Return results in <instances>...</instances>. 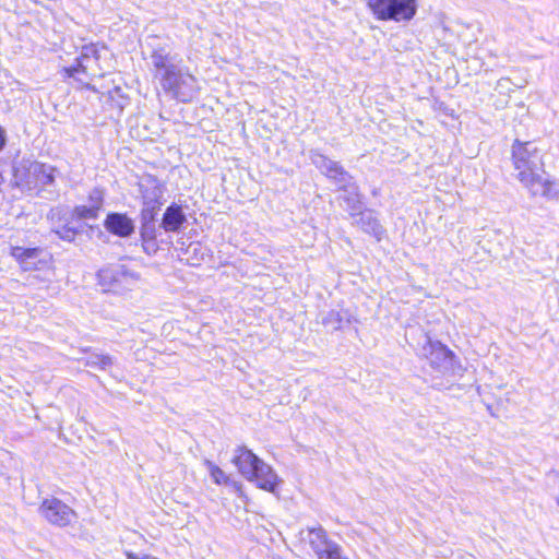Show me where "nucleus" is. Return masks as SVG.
I'll return each mask as SVG.
<instances>
[{
  "label": "nucleus",
  "instance_id": "nucleus-12",
  "mask_svg": "<svg viewBox=\"0 0 559 559\" xmlns=\"http://www.w3.org/2000/svg\"><path fill=\"white\" fill-rule=\"evenodd\" d=\"M139 192L143 204H162L165 187L160 180L153 175H144L139 181Z\"/></svg>",
  "mask_w": 559,
  "mask_h": 559
},
{
  "label": "nucleus",
  "instance_id": "nucleus-24",
  "mask_svg": "<svg viewBox=\"0 0 559 559\" xmlns=\"http://www.w3.org/2000/svg\"><path fill=\"white\" fill-rule=\"evenodd\" d=\"M324 323L332 324L335 329H341L343 324V317L338 311H331L324 320Z\"/></svg>",
  "mask_w": 559,
  "mask_h": 559
},
{
  "label": "nucleus",
  "instance_id": "nucleus-18",
  "mask_svg": "<svg viewBox=\"0 0 559 559\" xmlns=\"http://www.w3.org/2000/svg\"><path fill=\"white\" fill-rule=\"evenodd\" d=\"M162 204H143L140 212V224L156 223Z\"/></svg>",
  "mask_w": 559,
  "mask_h": 559
},
{
  "label": "nucleus",
  "instance_id": "nucleus-15",
  "mask_svg": "<svg viewBox=\"0 0 559 559\" xmlns=\"http://www.w3.org/2000/svg\"><path fill=\"white\" fill-rule=\"evenodd\" d=\"M83 225L80 226H73L70 223H64L60 226H53L51 228V233L58 236L59 239L67 241V242H73L78 235L82 233Z\"/></svg>",
  "mask_w": 559,
  "mask_h": 559
},
{
  "label": "nucleus",
  "instance_id": "nucleus-13",
  "mask_svg": "<svg viewBox=\"0 0 559 559\" xmlns=\"http://www.w3.org/2000/svg\"><path fill=\"white\" fill-rule=\"evenodd\" d=\"M187 222V216L182 210V206L173 202L168 205L163 214L159 228H163L167 233L179 231Z\"/></svg>",
  "mask_w": 559,
  "mask_h": 559
},
{
  "label": "nucleus",
  "instance_id": "nucleus-29",
  "mask_svg": "<svg viewBox=\"0 0 559 559\" xmlns=\"http://www.w3.org/2000/svg\"><path fill=\"white\" fill-rule=\"evenodd\" d=\"M118 107H119L120 109H122V108H123V103H122V102H118Z\"/></svg>",
  "mask_w": 559,
  "mask_h": 559
},
{
  "label": "nucleus",
  "instance_id": "nucleus-7",
  "mask_svg": "<svg viewBox=\"0 0 559 559\" xmlns=\"http://www.w3.org/2000/svg\"><path fill=\"white\" fill-rule=\"evenodd\" d=\"M98 278L109 290L129 289L139 280V274L124 264H111L98 271Z\"/></svg>",
  "mask_w": 559,
  "mask_h": 559
},
{
  "label": "nucleus",
  "instance_id": "nucleus-9",
  "mask_svg": "<svg viewBox=\"0 0 559 559\" xmlns=\"http://www.w3.org/2000/svg\"><path fill=\"white\" fill-rule=\"evenodd\" d=\"M10 255L24 271L40 270L49 262V254L41 247L11 246Z\"/></svg>",
  "mask_w": 559,
  "mask_h": 559
},
{
  "label": "nucleus",
  "instance_id": "nucleus-26",
  "mask_svg": "<svg viewBox=\"0 0 559 559\" xmlns=\"http://www.w3.org/2000/svg\"><path fill=\"white\" fill-rule=\"evenodd\" d=\"M5 144V134L4 131L0 128V151L3 148Z\"/></svg>",
  "mask_w": 559,
  "mask_h": 559
},
{
  "label": "nucleus",
  "instance_id": "nucleus-14",
  "mask_svg": "<svg viewBox=\"0 0 559 559\" xmlns=\"http://www.w3.org/2000/svg\"><path fill=\"white\" fill-rule=\"evenodd\" d=\"M182 258L190 265H199L206 255V249L198 241L190 242L186 248H180Z\"/></svg>",
  "mask_w": 559,
  "mask_h": 559
},
{
  "label": "nucleus",
  "instance_id": "nucleus-19",
  "mask_svg": "<svg viewBox=\"0 0 559 559\" xmlns=\"http://www.w3.org/2000/svg\"><path fill=\"white\" fill-rule=\"evenodd\" d=\"M99 212L92 207V205H76L73 209L72 216L78 219H96Z\"/></svg>",
  "mask_w": 559,
  "mask_h": 559
},
{
  "label": "nucleus",
  "instance_id": "nucleus-23",
  "mask_svg": "<svg viewBox=\"0 0 559 559\" xmlns=\"http://www.w3.org/2000/svg\"><path fill=\"white\" fill-rule=\"evenodd\" d=\"M141 241H142V248L145 253L152 255L157 252V250H158L157 238H153V239L141 238Z\"/></svg>",
  "mask_w": 559,
  "mask_h": 559
},
{
  "label": "nucleus",
  "instance_id": "nucleus-28",
  "mask_svg": "<svg viewBox=\"0 0 559 559\" xmlns=\"http://www.w3.org/2000/svg\"><path fill=\"white\" fill-rule=\"evenodd\" d=\"M67 39H68L69 41H72L73 37H72V36L63 37V38H62V45H66Z\"/></svg>",
  "mask_w": 559,
  "mask_h": 559
},
{
  "label": "nucleus",
  "instance_id": "nucleus-5",
  "mask_svg": "<svg viewBox=\"0 0 559 559\" xmlns=\"http://www.w3.org/2000/svg\"><path fill=\"white\" fill-rule=\"evenodd\" d=\"M233 462L248 480L254 481L261 489L276 492L277 475L271 466L261 461L252 451L239 448Z\"/></svg>",
  "mask_w": 559,
  "mask_h": 559
},
{
  "label": "nucleus",
  "instance_id": "nucleus-21",
  "mask_svg": "<svg viewBox=\"0 0 559 559\" xmlns=\"http://www.w3.org/2000/svg\"><path fill=\"white\" fill-rule=\"evenodd\" d=\"M88 205L100 212L104 205V191L99 188H94L88 194Z\"/></svg>",
  "mask_w": 559,
  "mask_h": 559
},
{
  "label": "nucleus",
  "instance_id": "nucleus-6",
  "mask_svg": "<svg viewBox=\"0 0 559 559\" xmlns=\"http://www.w3.org/2000/svg\"><path fill=\"white\" fill-rule=\"evenodd\" d=\"M367 5L379 21L408 22L417 11L416 0H367Z\"/></svg>",
  "mask_w": 559,
  "mask_h": 559
},
{
  "label": "nucleus",
  "instance_id": "nucleus-20",
  "mask_svg": "<svg viewBox=\"0 0 559 559\" xmlns=\"http://www.w3.org/2000/svg\"><path fill=\"white\" fill-rule=\"evenodd\" d=\"M205 465L207 466L210 475L215 484L221 485L227 483L228 477L222 468L213 464L211 461H205Z\"/></svg>",
  "mask_w": 559,
  "mask_h": 559
},
{
  "label": "nucleus",
  "instance_id": "nucleus-11",
  "mask_svg": "<svg viewBox=\"0 0 559 559\" xmlns=\"http://www.w3.org/2000/svg\"><path fill=\"white\" fill-rule=\"evenodd\" d=\"M104 227L108 233L120 238H128L135 230L133 219L126 213L118 212H110L107 214L104 221Z\"/></svg>",
  "mask_w": 559,
  "mask_h": 559
},
{
  "label": "nucleus",
  "instance_id": "nucleus-25",
  "mask_svg": "<svg viewBox=\"0 0 559 559\" xmlns=\"http://www.w3.org/2000/svg\"><path fill=\"white\" fill-rule=\"evenodd\" d=\"M126 557H127V559H158L157 557H154L152 555H146V554L138 555L132 551L126 552Z\"/></svg>",
  "mask_w": 559,
  "mask_h": 559
},
{
  "label": "nucleus",
  "instance_id": "nucleus-1",
  "mask_svg": "<svg viewBox=\"0 0 559 559\" xmlns=\"http://www.w3.org/2000/svg\"><path fill=\"white\" fill-rule=\"evenodd\" d=\"M511 160L516 178L531 197L551 199L557 195V183L545 168L544 157L530 141L515 139L511 146Z\"/></svg>",
  "mask_w": 559,
  "mask_h": 559
},
{
  "label": "nucleus",
  "instance_id": "nucleus-10",
  "mask_svg": "<svg viewBox=\"0 0 559 559\" xmlns=\"http://www.w3.org/2000/svg\"><path fill=\"white\" fill-rule=\"evenodd\" d=\"M306 540L318 559H329L341 549L336 543L329 538L326 531L321 526L308 528Z\"/></svg>",
  "mask_w": 559,
  "mask_h": 559
},
{
  "label": "nucleus",
  "instance_id": "nucleus-3",
  "mask_svg": "<svg viewBox=\"0 0 559 559\" xmlns=\"http://www.w3.org/2000/svg\"><path fill=\"white\" fill-rule=\"evenodd\" d=\"M56 167L40 162H32L15 170L16 185L28 192L53 199L58 195L55 189Z\"/></svg>",
  "mask_w": 559,
  "mask_h": 559
},
{
  "label": "nucleus",
  "instance_id": "nucleus-16",
  "mask_svg": "<svg viewBox=\"0 0 559 559\" xmlns=\"http://www.w3.org/2000/svg\"><path fill=\"white\" fill-rule=\"evenodd\" d=\"M84 361L85 366L100 370H107L114 364V360L109 355H104L102 353H90L84 358Z\"/></svg>",
  "mask_w": 559,
  "mask_h": 559
},
{
  "label": "nucleus",
  "instance_id": "nucleus-30",
  "mask_svg": "<svg viewBox=\"0 0 559 559\" xmlns=\"http://www.w3.org/2000/svg\"><path fill=\"white\" fill-rule=\"evenodd\" d=\"M557 503L559 504V498L557 499Z\"/></svg>",
  "mask_w": 559,
  "mask_h": 559
},
{
  "label": "nucleus",
  "instance_id": "nucleus-8",
  "mask_svg": "<svg viewBox=\"0 0 559 559\" xmlns=\"http://www.w3.org/2000/svg\"><path fill=\"white\" fill-rule=\"evenodd\" d=\"M38 511L50 524L59 527L71 524L76 518L74 510L58 498L45 499Z\"/></svg>",
  "mask_w": 559,
  "mask_h": 559
},
{
  "label": "nucleus",
  "instance_id": "nucleus-4",
  "mask_svg": "<svg viewBox=\"0 0 559 559\" xmlns=\"http://www.w3.org/2000/svg\"><path fill=\"white\" fill-rule=\"evenodd\" d=\"M105 51L104 47L100 50L95 44H82L80 56L75 58V64L64 68L67 76L73 78L83 87L97 92L96 85L92 82L105 75L99 64L102 52Z\"/></svg>",
  "mask_w": 559,
  "mask_h": 559
},
{
  "label": "nucleus",
  "instance_id": "nucleus-22",
  "mask_svg": "<svg viewBox=\"0 0 559 559\" xmlns=\"http://www.w3.org/2000/svg\"><path fill=\"white\" fill-rule=\"evenodd\" d=\"M140 237L146 239L157 238L156 223L140 224Z\"/></svg>",
  "mask_w": 559,
  "mask_h": 559
},
{
  "label": "nucleus",
  "instance_id": "nucleus-2",
  "mask_svg": "<svg viewBox=\"0 0 559 559\" xmlns=\"http://www.w3.org/2000/svg\"><path fill=\"white\" fill-rule=\"evenodd\" d=\"M151 58L156 72L155 76L166 93L181 103L191 102L197 96L198 80L178 53L159 48L153 51Z\"/></svg>",
  "mask_w": 559,
  "mask_h": 559
},
{
  "label": "nucleus",
  "instance_id": "nucleus-27",
  "mask_svg": "<svg viewBox=\"0 0 559 559\" xmlns=\"http://www.w3.org/2000/svg\"><path fill=\"white\" fill-rule=\"evenodd\" d=\"M120 92H121V88L120 87H115L114 91H109L108 94L111 98H114V95L112 93L117 94L118 96H121L120 95Z\"/></svg>",
  "mask_w": 559,
  "mask_h": 559
},
{
  "label": "nucleus",
  "instance_id": "nucleus-17",
  "mask_svg": "<svg viewBox=\"0 0 559 559\" xmlns=\"http://www.w3.org/2000/svg\"><path fill=\"white\" fill-rule=\"evenodd\" d=\"M323 175L334 181H344L348 174L342 165L336 162L328 160L323 165Z\"/></svg>",
  "mask_w": 559,
  "mask_h": 559
}]
</instances>
